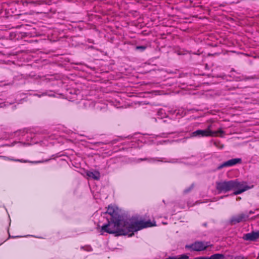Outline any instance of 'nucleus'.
Returning a JSON list of instances; mask_svg holds the SVG:
<instances>
[{"label":"nucleus","mask_w":259,"mask_h":259,"mask_svg":"<svg viewBox=\"0 0 259 259\" xmlns=\"http://www.w3.org/2000/svg\"><path fill=\"white\" fill-rule=\"evenodd\" d=\"M193 187H194V185L192 184L191 185V186L188 189H186L184 190V193H188L190 191H191L193 189Z\"/></svg>","instance_id":"nucleus-14"},{"label":"nucleus","mask_w":259,"mask_h":259,"mask_svg":"<svg viewBox=\"0 0 259 259\" xmlns=\"http://www.w3.org/2000/svg\"><path fill=\"white\" fill-rule=\"evenodd\" d=\"M87 175L88 177L93 178L94 180H98L100 178V174L98 171H88L87 172Z\"/></svg>","instance_id":"nucleus-10"},{"label":"nucleus","mask_w":259,"mask_h":259,"mask_svg":"<svg viewBox=\"0 0 259 259\" xmlns=\"http://www.w3.org/2000/svg\"><path fill=\"white\" fill-rule=\"evenodd\" d=\"M234 181H221L216 183V188L219 192H227L233 189Z\"/></svg>","instance_id":"nucleus-4"},{"label":"nucleus","mask_w":259,"mask_h":259,"mask_svg":"<svg viewBox=\"0 0 259 259\" xmlns=\"http://www.w3.org/2000/svg\"><path fill=\"white\" fill-rule=\"evenodd\" d=\"M209 242L195 241L190 245H186L185 248L193 251H201L205 250L208 247L211 246Z\"/></svg>","instance_id":"nucleus-3"},{"label":"nucleus","mask_w":259,"mask_h":259,"mask_svg":"<svg viewBox=\"0 0 259 259\" xmlns=\"http://www.w3.org/2000/svg\"><path fill=\"white\" fill-rule=\"evenodd\" d=\"M107 105L104 103H97L95 104V108L100 110H105L107 109Z\"/></svg>","instance_id":"nucleus-12"},{"label":"nucleus","mask_w":259,"mask_h":259,"mask_svg":"<svg viewBox=\"0 0 259 259\" xmlns=\"http://www.w3.org/2000/svg\"><path fill=\"white\" fill-rule=\"evenodd\" d=\"M165 259H189V257L187 255L183 254L180 256H169Z\"/></svg>","instance_id":"nucleus-11"},{"label":"nucleus","mask_w":259,"mask_h":259,"mask_svg":"<svg viewBox=\"0 0 259 259\" xmlns=\"http://www.w3.org/2000/svg\"><path fill=\"white\" fill-rule=\"evenodd\" d=\"M105 213L108 215L106 217L107 220L127 222L123 220V217L120 214V210L116 206L109 205Z\"/></svg>","instance_id":"nucleus-2"},{"label":"nucleus","mask_w":259,"mask_h":259,"mask_svg":"<svg viewBox=\"0 0 259 259\" xmlns=\"http://www.w3.org/2000/svg\"><path fill=\"white\" fill-rule=\"evenodd\" d=\"M156 226L154 221L141 220L134 224L108 220V223L103 225L101 229V234L104 233L116 234V235H126L128 232L137 231L145 228Z\"/></svg>","instance_id":"nucleus-1"},{"label":"nucleus","mask_w":259,"mask_h":259,"mask_svg":"<svg viewBox=\"0 0 259 259\" xmlns=\"http://www.w3.org/2000/svg\"><path fill=\"white\" fill-rule=\"evenodd\" d=\"M259 237L258 232H252L247 233L244 235L243 238L245 240L254 241Z\"/></svg>","instance_id":"nucleus-9"},{"label":"nucleus","mask_w":259,"mask_h":259,"mask_svg":"<svg viewBox=\"0 0 259 259\" xmlns=\"http://www.w3.org/2000/svg\"><path fill=\"white\" fill-rule=\"evenodd\" d=\"M217 133L212 132L208 129L205 130H198L193 132L191 134V137H210L213 136Z\"/></svg>","instance_id":"nucleus-6"},{"label":"nucleus","mask_w":259,"mask_h":259,"mask_svg":"<svg viewBox=\"0 0 259 259\" xmlns=\"http://www.w3.org/2000/svg\"><path fill=\"white\" fill-rule=\"evenodd\" d=\"M249 215L245 213H241L236 215L233 216L230 222L232 224H236L242 222H245L248 220Z\"/></svg>","instance_id":"nucleus-8"},{"label":"nucleus","mask_w":259,"mask_h":259,"mask_svg":"<svg viewBox=\"0 0 259 259\" xmlns=\"http://www.w3.org/2000/svg\"><path fill=\"white\" fill-rule=\"evenodd\" d=\"M242 162V159L240 158H233L230 159L227 161L224 162L222 164H220L217 167V169H220L224 167H229L235 165L237 164H240Z\"/></svg>","instance_id":"nucleus-7"},{"label":"nucleus","mask_w":259,"mask_h":259,"mask_svg":"<svg viewBox=\"0 0 259 259\" xmlns=\"http://www.w3.org/2000/svg\"><path fill=\"white\" fill-rule=\"evenodd\" d=\"M251 188L252 187L247 186L245 182H239L237 180L234 181L233 190H235L234 192V195L240 194Z\"/></svg>","instance_id":"nucleus-5"},{"label":"nucleus","mask_w":259,"mask_h":259,"mask_svg":"<svg viewBox=\"0 0 259 259\" xmlns=\"http://www.w3.org/2000/svg\"><path fill=\"white\" fill-rule=\"evenodd\" d=\"M224 257V255L220 253H216L211 255L209 257H207V259H222Z\"/></svg>","instance_id":"nucleus-13"},{"label":"nucleus","mask_w":259,"mask_h":259,"mask_svg":"<svg viewBox=\"0 0 259 259\" xmlns=\"http://www.w3.org/2000/svg\"><path fill=\"white\" fill-rule=\"evenodd\" d=\"M219 132L223 133V131L221 130L219 131Z\"/></svg>","instance_id":"nucleus-19"},{"label":"nucleus","mask_w":259,"mask_h":259,"mask_svg":"<svg viewBox=\"0 0 259 259\" xmlns=\"http://www.w3.org/2000/svg\"><path fill=\"white\" fill-rule=\"evenodd\" d=\"M146 49V46H137L136 47L137 50H140L142 51H144Z\"/></svg>","instance_id":"nucleus-15"},{"label":"nucleus","mask_w":259,"mask_h":259,"mask_svg":"<svg viewBox=\"0 0 259 259\" xmlns=\"http://www.w3.org/2000/svg\"><path fill=\"white\" fill-rule=\"evenodd\" d=\"M206 225H206V223H204V224H203V226H206Z\"/></svg>","instance_id":"nucleus-18"},{"label":"nucleus","mask_w":259,"mask_h":259,"mask_svg":"<svg viewBox=\"0 0 259 259\" xmlns=\"http://www.w3.org/2000/svg\"><path fill=\"white\" fill-rule=\"evenodd\" d=\"M253 213H254V212L253 211H252V210H250V211H249L248 214L249 215L250 214H253Z\"/></svg>","instance_id":"nucleus-17"},{"label":"nucleus","mask_w":259,"mask_h":259,"mask_svg":"<svg viewBox=\"0 0 259 259\" xmlns=\"http://www.w3.org/2000/svg\"><path fill=\"white\" fill-rule=\"evenodd\" d=\"M194 259H207V257H204V256L197 257L194 258Z\"/></svg>","instance_id":"nucleus-16"}]
</instances>
